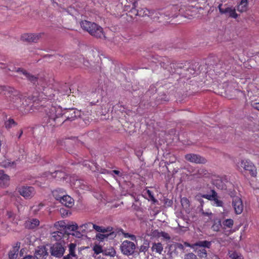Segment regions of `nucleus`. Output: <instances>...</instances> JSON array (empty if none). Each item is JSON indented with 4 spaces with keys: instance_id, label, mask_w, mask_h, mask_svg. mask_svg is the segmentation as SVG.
<instances>
[{
    "instance_id": "1",
    "label": "nucleus",
    "mask_w": 259,
    "mask_h": 259,
    "mask_svg": "<svg viewBox=\"0 0 259 259\" xmlns=\"http://www.w3.org/2000/svg\"><path fill=\"white\" fill-rule=\"evenodd\" d=\"M41 111L45 112L48 116L49 122L51 125H58L67 121H72L81 116L80 111L74 108H65L62 109L60 106H53L50 101L46 104H41L38 108Z\"/></svg>"
},
{
    "instance_id": "2",
    "label": "nucleus",
    "mask_w": 259,
    "mask_h": 259,
    "mask_svg": "<svg viewBox=\"0 0 259 259\" xmlns=\"http://www.w3.org/2000/svg\"><path fill=\"white\" fill-rule=\"evenodd\" d=\"M0 93H4L8 101L14 104V106L17 107L21 103V94L13 88L0 85Z\"/></svg>"
},
{
    "instance_id": "3",
    "label": "nucleus",
    "mask_w": 259,
    "mask_h": 259,
    "mask_svg": "<svg viewBox=\"0 0 259 259\" xmlns=\"http://www.w3.org/2000/svg\"><path fill=\"white\" fill-rule=\"evenodd\" d=\"M71 90L69 89L68 85L65 83L60 88L58 91H53L52 89L46 88L44 89V94L49 99H52L55 97L56 93L60 94L61 95H65L70 93Z\"/></svg>"
},
{
    "instance_id": "4",
    "label": "nucleus",
    "mask_w": 259,
    "mask_h": 259,
    "mask_svg": "<svg viewBox=\"0 0 259 259\" xmlns=\"http://www.w3.org/2000/svg\"><path fill=\"white\" fill-rule=\"evenodd\" d=\"M61 191L62 195L59 196L58 195V191H54L53 195L55 199L59 200L60 202L64 206L67 207H71L73 204V200L69 196L65 194V192L63 189H59Z\"/></svg>"
},
{
    "instance_id": "5",
    "label": "nucleus",
    "mask_w": 259,
    "mask_h": 259,
    "mask_svg": "<svg viewBox=\"0 0 259 259\" xmlns=\"http://www.w3.org/2000/svg\"><path fill=\"white\" fill-rule=\"evenodd\" d=\"M120 248L123 254L128 256L134 254L136 245L133 242L125 240L121 243Z\"/></svg>"
},
{
    "instance_id": "6",
    "label": "nucleus",
    "mask_w": 259,
    "mask_h": 259,
    "mask_svg": "<svg viewBox=\"0 0 259 259\" xmlns=\"http://www.w3.org/2000/svg\"><path fill=\"white\" fill-rule=\"evenodd\" d=\"M8 70L12 71H16L20 74H22L29 81L35 84L38 81V77L28 72L26 70L22 68L14 67L12 69L8 68Z\"/></svg>"
},
{
    "instance_id": "7",
    "label": "nucleus",
    "mask_w": 259,
    "mask_h": 259,
    "mask_svg": "<svg viewBox=\"0 0 259 259\" xmlns=\"http://www.w3.org/2000/svg\"><path fill=\"white\" fill-rule=\"evenodd\" d=\"M18 192L25 199H30L35 194L34 188L31 186H23L18 188Z\"/></svg>"
},
{
    "instance_id": "8",
    "label": "nucleus",
    "mask_w": 259,
    "mask_h": 259,
    "mask_svg": "<svg viewBox=\"0 0 259 259\" xmlns=\"http://www.w3.org/2000/svg\"><path fill=\"white\" fill-rule=\"evenodd\" d=\"M185 158L189 162L197 164H204L207 162L206 159L203 157L194 153H189L185 155Z\"/></svg>"
},
{
    "instance_id": "9",
    "label": "nucleus",
    "mask_w": 259,
    "mask_h": 259,
    "mask_svg": "<svg viewBox=\"0 0 259 259\" xmlns=\"http://www.w3.org/2000/svg\"><path fill=\"white\" fill-rule=\"evenodd\" d=\"M65 250L64 247L59 243L53 244L50 248L51 255L57 257H62L65 252Z\"/></svg>"
},
{
    "instance_id": "10",
    "label": "nucleus",
    "mask_w": 259,
    "mask_h": 259,
    "mask_svg": "<svg viewBox=\"0 0 259 259\" xmlns=\"http://www.w3.org/2000/svg\"><path fill=\"white\" fill-rule=\"evenodd\" d=\"M219 11L222 14H227L229 17L233 18H236L238 16L236 13L235 9L232 7H226L224 6V8L223 7V5L220 4L218 6Z\"/></svg>"
},
{
    "instance_id": "11",
    "label": "nucleus",
    "mask_w": 259,
    "mask_h": 259,
    "mask_svg": "<svg viewBox=\"0 0 259 259\" xmlns=\"http://www.w3.org/2000/svg\"><path fill=\"white\" fill-rule=\"evenodd\" d=\"M232 205L236 214H241L243 209V205L241 199L238 196L233 197Z\"/></svg>"
},
{
    "instance_id": "12",
    "label": "nucleus",
    "mask_w": 259,
    "mask_h": 259,
    "mask_svg": "<svg viewBox=\"0 0 259 259\" xmlns=\"http://www.w3.org/2000/svg\"><path fill=\"white\" fill-rule=\"evenodd\" d=\"M42 34V33H26L21 36V39L22 40L28 42H37L41 37Z\"/></svg>"
},
{
    "instance_id": "13",
    "label": "nucleus",
    "mask_w": 259,
    "mask_h": 259,
    "mask_svg": "<svg viewBox=\"0 0 259 259\" xmlns=\"http://www.w3.org/2000/svg\"><path fill=\"white\" fill-rule=\"evenodd\" d=\"M48 254V249L45 246H38L34 252V256L37 259H46Z\"/></svg>"
},
{
    "instance_id": "14",
    "label": "nucleus",
    "mask_w": 259,
    "mask_h": 259,
    "mask_svg": "<svg viewBox=\"0 0 259 259\" xmlns=\"http://www.w3.org/2000/svg\"><path fill=\"white\" fill-rule=\"evenodd\" d=\"M95 27V28H93V30L91 31L90 34L97 38L106 39L105 33L102 27L97 24H96Z\"/></svg>"
},
{
    "instance_id": "15",
    "label": "nucleus",
    "mask_w": 259,
    "mask_h": 259,
    "mask_svg": "<svg viewBox=\"0 0 259 259\" xmlns=\"http://www.w3.org/2000/svg\"><path fill=\"white\" fill-rule=\"evenodd\" d=\"M133 6L134 7L132 8L131 11L132 13L136 16H139L141 17H144L145 16H149L150 14L151 13V12H150V11L146 8H140L138 9H136L135 8L136 3L133 4Z\"/></svg>"
},
{
    "instance_id": "16",
    "label": "nucleus",
    "mask_w": 259,
    "mask_h": 259,
    "mask_svg": "<svg viewBox=\"0 0 259 259\" xmlns=\"http://www.w3.org/2000/svg\"><path fill=\"white\" fill-rule=\"evenodd\" d=\"M240 166L244 170L249 171L251 175L252 176H255L256 172L254 170V166L252 163L250 161L242 160L241 161Z\"/></svg>"
},
{
    "instance_id": "17",
    "label": "nucleus",
    "mask_w": 259,
    "mask_h": 259,
    "mask_svg": "<svg viewBox=\"0 0 259 259\" xmlns=\"http://www.w3.org/2000/svg\"><path fill=\"white\" fill-rule=\"evenodd\" d=\"M160 65L161 67L167 70L169 73H174L175 72V68L174 67L175 64L171 63L170 61L166 58H165V59H163V61L160 62Z\"/></svg>"
},
{
    "instance_id": "18",
    "label": "nucleus",
    "mask_w": 259,
    "mask_h": 259,
    "mask_svg": "<svg viewBox=\"0 0 259 259\" xmlns=\"http://www.w3.org/2000/svg\"><path fill=\"white\" fill-rule=\"evenodd\" d=\"M96 23L87 20H82L80 22L81 27L84 31H87L90 34L93 28H95Z\"/></svg>"
},
{
    "instance_id": "19",
    "label": "nucleus",
    "mask_w": 259,
    "mask_h": 259,
    "mask_svg": "<svg viewBox=\"0 0 259 259\" xmlns=\"http://www.w3.org/2000/svg\"><path fill=\"white\" fill-rule=\"evenodd\" d=\"M10 178L4 173L3 170H0V187H6L9 184Z\"/></svg>"
},
{
    "instance_id": "20",
    "label": "nucleus",
    "mask_w": 259,
    "mask_h": 259,
    "mask_svg": "<svg viewBox=\"0 0 259 259\" xmlns=\"http://www.w3.org/2000/svg\"><path fill=\"white\" fill-rule=\"evenodd\" d=\"M109 232V233L107 234H97L96 236V239L100 241H103L105 239L108 238L113 239L116 237V234L115 232L111 231Z\"/></svg>"
},
{
    "instance_id": "21",
    "label": "nucleus",
    "mask_w": 259,
    "mask_h": 259,
    "mask_svg": "<svg viewBox=\"0 0 259 259\" xmlns=\"http://www.w3.org/2000/svg\"><path fill=\"white\" fill-rule=\"evenodd\" d=\"M39 225V221L37 219H29L25 223V227L29 229H33Z\"/></svg>"
},
{
    "instance_id": "22",
    "label": "nucleus",
    "mask_w": 259,
    "mask_h": 259,
    "mask_svg": "<svg viewBox=\"0 0 259 259\" xmlns=\"http://www.w3.org/2000/svg\"><path fill=\"white\" fill-rule=\"evenodd\" d=\"M20 242H17L16 245L13 247V249L9 252V257L10 259H16L18 255V251L20 248Z\"/></svg>"
},
{
    "instance_id": "23",
    "label": "nucleus",
    "mask_w": 259,
    "mask_h": 259,
    "mask_svg": "<svg viewBox=\"0 0 259 259\" xmlns=\"http://www.w3.org/2000/svg\"><path fill=\"white\" fill-rule=\"evenodd\" d=\"M66 232L60 230L55 231L51 234V239L54 241L60 240Z\"/></svg>"
},
{
    "instance_id": "24",
    "label": "nucleus",
    "mask_w": 259,
    "mask_h": 259,
    "mask_svg": "<svg viewBox=\"0 0 259 259\" xmlns=\"http://www.w3.org/2000/svg\"><path fill=\"white\" fill-rule=\"evenodd\" d=\"M47 176L51 175L53 177L57 178L58 180L65 179L66 174L64 172L61 170H55L54 173L48 172Z\"/></svg>"
},
{
    "instance_id": "25",
    "label": "nucleus",
    "mask_w": 259,
    "mask_h": 259,
    "mask_svg": "<svg viewBox=\"0 0 259 259\" xmlns=\"http://www.w3.org/2000/svg\"><path fill=\"white\" fill-rule=\"evenodd\" d=\"M93 229H95L96 231L101 233H107L112 230V228L108 227L107 228L97 226L93 224Z\"/></svg>"
},
{
    "instance_id": "26",
    "label": "nucleus",
    "mask_w": 259,
    "mask_h": 259,
    "mask_svg": "<svg viewBox=\"0 0 259 259\" xmlns=\"http://www.w3.org/2000/svg\"><path fill=\"white\" fill-rule=\"evenodd\" d=\"M218 62H220V61L217 57L214 56L208 57L206 61L207 65L210 66H218Z\"/></svg>"
},
{
    "instance_id": "27",
    "label": "nucleus",
    "mask_w": 259,
    "mask_h": 259,
    "mask_svg": "<svg viewBox=\"0 0 259 259\" xmlns=\"http://www.w3.org/2000/svg\"><path fill=\"white\" fill-rule=\"evenodd\" d=\"M79 228L84 232L91 231L93 230V223L91 222L85 223L80 225Z\"/></svg>"
},
{
    "instance_id": "28",
    "label": "nucleus",
    "mask_w": 259,
    "mask_h": 259,
    "mask_svg": "<svg viewBox=\"0 0 259 259\" xmlns=\"http://www.w3.org/2000/svg\"><path fill=\"white\" fill-rule=\"evenodd\" d=\"M151 248L153 251H155L159 254H161L163 250V247L162 244L159 242L154 243Z\"/></svg>"
},
{
    "instance_id": "29",
    "label": "nucleus",
    "mask_w": 259,
    "mask_h": 259,
    "mask_svg": "<svg viewBox=\"0 0 259 259\" xmlns=\"http://www.w3.org/2000/svg\"><path fill=\"white\" fill-rule=\"evenodd\" d=\"M211 245V243L209 241H199L193 244V248L195 246H199L203 247L209 248Z\"/></svg>"
},
{
    "instance_id": "30",
    "label": "nucleus",
    "mask_w": 259,
    "mask_h": 259,
    "mask_svg": "<svg viewBox=\"0 0 259 259\" xmlns=\"http://www.w3.org/2000/svg\"><path fill=\"white\" fill-rule=\"evenodd\" d=\"M247 0H241L240 4L237 7V10L239 12H243L247 10Z\"/></svg>"
},
{
    "instance_id": "31",
    "label": "nucleus",
    "mask_w": 259,
    "mask_h": 259,
    "mask_svg": "<svg viewBox=\"0 0 259 259\" xmlns=\"http://www.w3.org/2000/svg\"><path fill=\"white\" fill-rule=\"evenodd\" d=\"M69 254L71 255L72 257H74L75 259L77 258V255L75 254V249L76 244L75 243H71L69 244Z\"/></svg>"
},
{
    "instance_id": "32",
    "label": "nucleus",
    "mask_w": 259,
    "mask_h": 259,
    "mask_svg": "<svg viewBox=\"0 0 259 259\" xmlns=\"http://www.w3.org/2000/svg\"><path fill=\"white\" fill-rule=\"evenodd\" d=\"M207 171L204 168H199L197 170L193 175L197 178L203 177L207 174Z\"/></svg>"
},
{
    "instance_id": "33",
    "label": "nucleus",
    "mask_w": 259,
    "mask_h": 259,
    "mask_svg": "<svg viewBox=\"0 0 259 259\" xmlns=\"http://www.w3.org/2000/svg\"><path fill=\"white\" fill-rule=\"evenodd\" d=\"M67 226L65 225V223L64 222L60 221L55 224L54 227L58 230L64 231L66 230V227Z\"/></svg>"
},
{
    "instance_id": "34",
    "label": "nucleus",
    "mask_w": 259,
    "mask_h": 259,
    "mask_svg": "<svg viewBox=\"0 0 259 259\" xmlns=\"http://www.w3.org/2000/svg\"><path fill=\"white\" fill-rule=\"evenodd\" d=\"M211 194H203L201 195V197L212 201V199H214V197L217 196V193L214 190H211Z\"/></svg>"
},
{
    "instance_id": "35",
    "label": "nucleus",
    "mask_w": 259,
    "mask_h": 259,
    "mask_svg": "<svg viewBox=\"0 0 259 259\" xmlns=\"http://www.w3.org/2000/svg\"><path fill=\"white\" fill-rule=\"evenodd\" d=\"M221 227L222 224L221 221L220 220H217L214 221L211 228L214 231H219Z\"/></svg>"
},
{
    "instance_id": "36",
    "label": "nucleus",
    "mask_w": 259,
    "mask_h": 259,
    "mask_svg": "<svg viewBox=\"0 0 259 259\" xmlns=\"http://www.w3.org/2000/svg\"><path fill=\"white\" fill-rule=\"evenodd\" d=\"M78 226L76 224L74 225H67L66 227V230L64 231V232H66V234H69L68 232L69 231H75L78 229Z\"/></svg>"
},
{
    "instance_id": "37",
    "label": "nucleus",
    "mask_w": 259,
    "mask_h": 259,
    "mask_svg": "<svg viewBox=\"0 0 259 259\" xmlns=\"http://www.w3.org/2000/svg\"><path fill=\"white\" fill-rule=\"evenodd\" d=\"M5 125L7 128H10L16 125V123L14 120V119L10 118L8 120L5 122Z\"/></svg>"
},
{
    "instance_id": "38",
    "label": "nucleus",
    "mask_w": 259,
    "mask_h": 259,
    "mask_svg": "<svg viewBox=\"0 0 259 259\" xmlns=\"http://www.w3.org/2000/svg\"><path fill=\"white\" fill-rule=\"evenodd\" d=\"M197 255L201 258H205L207 256V252L205 248H201L197 251Z\"/></svg>"
},
{
    "instance_id": "39",
    "label": "nucleus",
    "mask_w": 259,
    "mask_h": 259,
    "mask_svg": "<svg viewBox=\"0 0 259 259\" xmlns=\"http://www.w3.org/2000/svg\"><path fill=\"white\" fill-rule=\"evenodd\" d=\"M233 223H234L233 220L229 219L225 220L223 222V224L225 226H226L229 228H231L233 225Z\"/></svg>"
},
{
    "instance_id": "40",
    "label": "nucleus",
    "mask_w": 259,
    "mask_h": 259,
    "mask_svg": "<svg viewBox=\"0 0 259 259\" xmlns=\"http://www.w3.org/2000/svg\"><path fill=\"white\" fill-rule=\"evenodd\" d=\"M149 248V243L147 241H145L143 245L140 246L139 250L140 252H146Z\"/></svg>"
},
{
    "instance_id": "41",
    "label": "nucleus",
    "mask_w": 259,
    "mask_h": 259,
    "mask_svg": "<svg viewBox=\"0 0 259 259\" xmlns=\"http://www.w3.org/2000/svg\"><path fill=\"white\" fill-rule=\"evenodd\" d=\"M104 253L106 255H109L110 256H114L115 255L116 251L113 248L111 247L108 250H104Z\"/></svg>"
},
{
    "instance_id": "42",
    "label": "nucleus",
    "mask_w": 259,
    "mask_h": 259,
    "mask_svg": "<svg viewBox=\"0 0 259 259\" xmlns=\"http://www.w3.org/2000/svg\"><path fill=\"white\" fill-rule=\"evenodd\" d=\"M184 259H198L197 256L193 253H188L184 255Z\"/></svg>"
},
{
    "instance_id": "43",
    "label": "nucleus",
    "mask_w": 259,
    "mask_h": 259,
    "mask_svg": "<svg viewBox=\"0 0 259 259\" xmlns=\"http://www.w3.org/2000/svg\"><path fill=\"white\" fill-rule=\"evenodd\" d=\"M181 204L183 207H185L186 208H187L189 206V200L186 198L183 197L181 199Z\"/></svg>"
},
{
    "instance_id": "44",
    "label": "nucleus",
    "mask_w": 259,
    "mask_h": 259,
    "mask_svg": "<svg viewBox=\"0 0 259 259\" xmlns=\"http://www.w3.org/2000/svg\"><path fill=\"white\" fill-rule=\"evenodd\" d=\"M93 250L95 253L97 254L102 252H104V250H103L102 247L98 245H96L94 246Z\"/></svg>"
},
{
    "instance_id": "45",
    "label": "nucleus",
    "mask_w": 259,
    "mask_h": 259,
    "mask_svg": "<svg viewBox=\"0 0 259 259\" xmlns=\"http://www.w3.org/2000/svg\"><path fill=\"white\" fill-rule=\"evenodd\" d=\"M212 201H214V203L217 206H223V202L222 200L218 199L217 194V196L214 197V199H212Z\"/></svg>"
},
{
    "instance_id": "46",
    "label": "nucleus",
    "mask_w": 259,
    "mask_h": 259,
    "mask_svg": "<svg viewBox=\"0 0 259 259\" xmlns=\"http://www.w3.org/2000/svg\"><path fill=\"white\" fill-rule=\"evenodd\" d=\"M7 216L8 217V218L11 219V221L13 222L15 220L16 215L12 211L8 210L7 211Z\"/></svg>"
},
{
    "instance_id": "47",
    "label": "nucleus",
    "mask_w": 259,
    "mask_h": 259,
    "mask_svg": "<svg viewBox=\"0 0 259 259\" xmlns=\"http://www.w3.org/2000/svg\"><path fill=\"white\" fill-rule=\"evenodd\" d=\"M232 259H243L242 256L238 254L237 252H234L230 255Z\"/></svg>"
},
{
    "instance_id": "48",
    "label": "nucleus",
    "mask_w": 259,
    "mask_h": 259,
    "mask_svg": "<svg viewBox=\"0 0 259 259\" xmlns=\"http://www.w3.org/2000/svg\"><path fill=\"white\" fill-rule=\"evenodd\" d=\"M159 235H160V236L163 237L164 238H165L167 240H169L170 239V236L166 232L161 231V232L159 233Z\"/></svg>"
},
{
    "instance_id": "49",
    "label": "nucleus",
    "mask_w": 259,
    "mask_h": 259,
    "mask_svg": "<svg viewBox=\"0 0 259 259\" xmlns=\"http://www.w3.org/2000/svg\"><path fill=\"white\" fill-rule=\"evenodd\" d=\"M107 173L111 174V175L115 174L119 177H121L122 175V174L120 172V171L119 170H111V171H108Z\"/></svg>"
},
{
    "instance_id": "50",
    "label": "nucleus",
    "mask_w": 259,
    "mask_h": 259,
    "mask_svg": "<svg viewBox=\"0 0 259 259\" xmlns=\"http://www.w3.org/2000/svg\"><path fill=\"white\" fill-rule=\"evenodd\" d=\"M14 165H15V162H7L6 161L4 164V166L5 167H14Z\"/></svg>"
},
{
    "instance_id": "51",
    "label": "nucleus",
    "mask_w": 259,
    "mask_h": 259,
    "mask_svg": "<svg viewBox=\"0 0 259 259\" xmlns=\"http://www.w3.org/2000/svg\"><path fill=\"white\" fill-rule=\"evenodd\" d=\"M124 236L125 237H129L132 240H136V237L134 235L130 234L128 233H126L124 234Z\"/></svg>"
},
{
    "instance_id": "52",
    "label": "nucleus",
    "mask_w": 259,
    "mask_h": 259,
    "mask_svg": "<svg viewBox=\"0 0 259 259\" xmlns=\"http://www.w3.org/2000/svg\"><path fill=\"white\" fill-rule=\"evenodd\" d=\"M147 194H148L149 197L150 198V199L152 200H153L154 201H155L156 200H155V198H154V197L152 192L148 190H147Z\"/></svg>"
},
{
    "instance_id": "53",
    "label": "nucleus",
    "mask_w": 259,
    "mask_h": 259,
    "mask_svg": "<svg viewBox=\"0 0 259 259\" xmlns=\"http://www.w3.org/2000/svg\"><path fill=\"white\" fill-rule=\"evenodd\" d=\"M72 235L77 238H80L82 236V234L78 231H75L74 233L72 234Z\"/></svg>"
},
{
    "instance_id": "54",
    "label": "nucleus",
    "mask_w": 259,
    "mask_h": 259,
    "mask_svg": "<svg viewBox=\"0 0 259 259\" xmlns=\"http://www.w3.org/2000/svg\"><path fill=\"white\" fill-rule=\"evenodd\" d=\"M253 108L259 111V103H254L252 105Z\"/></svg>"
},
{
    "instance_id": "55",
    "label": "nucleus",
    "mask_w": 259,
    "mask_h": 259,
    "mask_svg": "<svg viewBox=\"0 0 259 259\" xmlns=\"http://www.w3.org/2000/svg\"><path fill=\"white\" fill-rule=\"evenodd\" d=\"M23 259H35V256H32L31 255H28L24 257Z\"/></svg>"
},
{
    "instance_id": "56",
    "label": "nucleus",
    "mask_w": 259,
    "mask_h": 259,
    "mask_svg": "<svg viewBox=\"0 0 259 259\" xmlns=\"http://www.w3.org/2000/svg\"><path fill=\"white\" fill-rule=\"evenodd\" d=\"M7 67H8V65H7L6 64L0 63V68L1 69H6Z\"/></svg>"
},
{
    "instance_id": "57",
    "label": "nucleus",
    "mask_w": 259,
    "mask_h": 259,
    "mask_svg": "<svg viewBox=\"0 0 259 259\" xmlns=\"http://www.w3.org/2000/svg\"><path fill=\"white\" fill-rule=\"evenodd\" d=\"M202 214L203 215H207V216H208V217H209V216L212 215V213L211 212H204V211H202Z\"/></svg>"
},
{
    "instance_id": "58",
    "label": "nucleus",
    "mask_w": 259,
    "mask_h": 259,
    "mask_svg": "<svg viewBox=\"0 0 259 259\" xmlns=\"http://www.w3.org/2000/svg\"><path fill=\"white\" fill-rule=\"evenodd\" d=\"M188 71L190 72V74H193L195 73L194 70L192 68H189L188 69Z\"/></svg>"
},
{
    "instance_id": "59",
    "label": "nucleus",
    "mask_w": 259,
    "mask_h": 259,
    "mask_svg": "<svg viewBox=\"0 0 259 259\" xmlns=\"http://www.w3.org/2000/svg\"><path fill=\"white\" fill-rule=\"evenodd\" d=\"M73 257H72V256L69 254H68L67 255L64 256L63 258V259H71Z\"/></svg>"
},
{
    "instance_id": "60",
    "label": "nucleus",
    "mask_w": 259,
    "mask_h": 259,
    "mask_svg": "<svg viewBox=\"0 0 259 259\" xmlns=\"http://www.w3.org/2000/svg\"><path fill=\"white\" fill-rule=\"evenodd\" d=\"M177 246L180 249H184V248L183 245L181 243H178Z\"/></svg>"
},
{
    "instance_id": "61",
    "label": "nucleus",
    "mask_w": 259,
    "mask_h": 259,
    "mask_svg": "<svg viewBox=\"0 0 259 259\" xmlns=\"http://www.w3.org/2000/svg\"><path fill=\"white\" fill-rule=\"evenodd\" d=\"M25 251L24 249H21L19 252V255L20 256H22L23 255L24 252Z\"/></svg>"
},
{
    "instance_id": "62",
    "label": "nucleus",
    "mask_w": 259,
    "mask_h": 259,
    "mask_svg": "<svg viewBox=\"0 0 259 259\" xmlns=\"http://www.w3.org/2000/svg\"><path fill=\"white\" fill-rule=\"evenodd\" d=\"M17 209L18 211H20L21 208L23 207V205L22 204H20L19 205H17Z\"/></svg>"
},
{
    "instance_id": "63",
    "label": "nucleus",
    "mask_w": 259,
    "mask_h": 259,
    "mask_svg": "<svg viewBox=\"0 0 259 259\" xmlns=\"http://www.w3.org/2000/svg\"><path fill=\"white\" fill-rule=\"evenodd\" d=\"M22 134H23V131H22V130H21L20 131V133H19V134L18 135V136H18V139H20V137H21V136H22Z\"/></svg>"
},
{
    "instance_id": "64",
    "label": "nucleus",
    "mask_w": 259,
    "mask_h": 259,
    "mask_svg": "<svg viewBox=\"0 0 259 259\" xmlns=\"http://www.w3.org/2000/svg\"><path fill=\"white\" fill-rule=\"evenodd\" d=\"M136 154L138 156H140L142 155V152L140 151H137Z\"/></svg>"
}]
</instances>
